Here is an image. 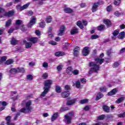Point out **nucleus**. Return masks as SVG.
Wrapping results in <instances>:
<instances>
[{
    "label": "nucleus",
    "mask_w": 125,
    "mask_h": 125,
    "mask_svg": "<svg viewBox=\"0 0 125 125\" xmlns=\"http://www.w3.org/2000/svg\"><path fill=\"white\" fill-rule=\"evenodd\" d=\"M94 60L96 62H90L89 63V67H92L90 68L88 72L89 74H92L93 72L94 73H98V71L100 70V65L97 64V63H99L100 65H102V63H104L105 60L104 59H101L100 58H96Z\"/></svg>",
    "instance_id": "1"
},
{
    "label": "nucleus",
    "mask_w": 125,
    "mask_h": 125,
    "mask_svg": "<svg viewBox=\"0 0 125 125\" xmlns=\"http://www.w3.org/2000/svg\"><path fill=\"white\" fill-rule=\"evenodd\" d=\"M51 84H52V80H47L44 82V89L49 91L50 88L51 87Z\"/></svg>",
    "instance_id": "2"
},
{
    "label": "nucleus",
    "mask_w": 125,
    "mask_h": 125,
    "mask_svg": "<svg viewBox=\"0 0 125 125\" xmlns=\"http://www.w3.org/2000/svg\"><path fill=\"white\" fill-rule=\"evenodd\" d=\"M29 5H30L29 3H27L22 6H21V5H18L16 6V9L18 10V11H23V10L27 9V8L29 7Z\"/></svg>",
    "instance_id": "3"
},
{
    "label": "nucleus",
    "mask_w": 125,
    "mask_h": 125,
    "mask_svg": "<svg viewBox=\"0 0 125 125\" xmlns=\"http://www.w3.org/2000/svg\"><path fill=\"white\" fill-rule=\"evenodd\" d=\"M36 23H37V18L35 16H32L30 19L29 23L27 25V26L28 28H31V27H33Z\"/></svg>",
    "instance_id": "4"
},
{
    "label": "nucleus",
    "mask_w": 125,
    "mask_h": 125,
    "mask_svg": "<svg viewBox=\"0 0 125 125\" xmlns=\"http://www.w3.org/2000/svg\"><path fill=\"white\" fill-rule=\"evenodd\" d=\"M69 115L70 116H68V115L66 114L65 115V119L67 121V123L68 125H70L71 124V121L72 120V118L71 117H74V112H69Z\"/></svg>",
    "instance_id": "5"
},
{
    "label": "nucleus",
    "mask_w": 125,
    "mask_h": 125,
    "mask_svg": "<svg viewBox=\"0 0 125 125\" xmlns=\"http://www.w3.org/2000/svg\"><path fill=\"white\" fill-rule=\"evenodd\" d=\"M32 105V102L31 101H28L25 103V108L28 111V113L31 112V110H33V107L31 106Z\"/></svg>",
    "instance_id": "6"
},
{
    "label": "nucleus",
    "mask_w": 125,
    "mask_h": 125,
    "mask_svg": "<svg viewBox=\"0 0 125 125\" xmlns=\"http://www.w3.org/2000/svg\"><path fill=\"white\" fill-rule=\"evenodd\" d=\"M103 22L105 25H106L107 28H110L113 26V23L111 21V20L109 19H104Z\"/></svg>",
    "instance_id": "7"
},
{
    "label": "nucleus",
    "mask_w": 125,
    "mask_h": 125,
    "mask_svg": "<svg viewBox=\"0 0 125 125\" xmlns=\"http://www.w3.org/2000/svg\"><path fill=\"white\" fill-rule=\"evenodd\" d=\"M89 54V47L86 46L84 47L82 51V55L83 56H87Z\"/></svg>",
    "instance_id": "8"
},
{
    "label": "nucleus",
    "mask_w": 125,
    "mask_h": 125,
    "mask_svg": "<svg viewBox=\"0 0 125 125\" xmlns=\"http://www.w3.org/2000/svg\"><path fill=\"white\" fill-rule=\"evenodd\" d=\"M39 41V38L37 37H29L28 38V42H30L33 44H35Z\"/></svg>",
    "instance_id": "9"
},
{
    "label": "nucleus",
    "mask_w": 125,
    "mask_h": 125,
    "mask_svg": "<svg viewBox=\"0 0 125 125\" xmlns=\"http://www.w3.org/2000/svg\"><path fill=\"white\" fill-rule=\"evenodd\" d=\"M65 31H66V29H65V26L62 25L60 27V30L58 32V36H63Z\"/></svg>",
    "instance_id": "10"
},
{
    "label": "nucleus",
    "mask_w": 125,
    "mask_h": 125,
    "mask_svg": "<svg viewBox=\"0 0 125 125\" xmlns=\"http://www.w3.org/2000/svg\"><path fill=\"white\" fill-rule=\"evenodd\" d=\"M80 50H81V48H80V47L77 46L75 48H74L73 50V54L74 56L76 57H78L79 56V54H80Z\"/></svg>",
    "instance_id": "11"
},
{
    "label": "nucleus",
    "mask_w": 125,
    "mask_h": 125,
    "mask_svg": "<svg viewBox=\"0 0 125 125\" xmlns=\"http://www.w3.org/2000/svg\"><path fill=\"white\" fill-rule=\"evenodd\" d=\"M5 120L6 122V125H15V124L11 122V116H8L6 117Z\"/></svg>",
    "instance_id": "12"
},
{
    "label": "nucleus",
    "mask_w": 125,
    "mask_h": 125,
    "mask_svg": "<svg viewBox=\"0 0 125 125\" xmlns=\"http://www.w3.org/2000/svg\"><path fill=\"white\" fill-rule=\"evenodd\" d=\"M118 93V89L116 88L112 89L107 93L108 96H112V95H115Z\"/></svg>",
    "instance_id": "13"
},
{
    "label": "nucleus",
    "mask_w": 125,
    "mask_h": 125,
    "mask_svg": "<svg viewBox=\"0 0 125 125\" xmlns=\"http://www.w3.org/2000/svg\"><path fill=\"white\" fill-rule=\"evenodd\" d=\"M63 11L65 13H67L68 14H71V13H73V12H74V10L69 7L64 8L63 9Z\"/></svg>",
    "instance_id": "14"
},
{
    "label": "nucleus",
    "mask_w": 125,
    "mask_h": 125,
    "mask_svg": "<svg viewBox=\"0 0 125 125\" xmlns=\"http://www.w3.org/2000/svg\"><path fill=\"white\" fill-rule=\"evenodd\" d=\"M70 95V92L64 91L62 93V96L63 98H67Z\"/></svg>",
    "instance_id": "15"
},
{
    "label": "nucleus",
    "mask_w": 125,
    "mask_h": 125,
    "mask_svg": "<svg viewBox=\"0 0 125 125\" xmlns=\"http://www.w3.org/2000/svg\"><path fill=\"white\" fill-rule=\"evenodd\" d=\"M103 97H104V95H103L101 92H99L97 93L95 100L96 101H98V100L101 99V98H103Z\"/></svg>",
    "instance_id": "16"
},
{
    "label": "nucleus",
    "mask_w": 125,
    "mask_h": 125,
    "mask_svg": "<svg viewBox=\"0 0 125 125\" xmlns=\"http://www.w3.org/2000/svg\"><path fill=\"white\" fill-rule=\"evenodd\" d=\"M125 38V31H122L119 33L118 36V38L119 40H124Z\"/></svg>",
    "instance_id": "17"
},
{
    "label": "nucleus",
    "mask_w": 125,
    "mask_h": 125,
    "mask_svg": "<svg viewBox=\"0 0 125 125\" xmlns=\"http://www.w3.org/2000/svg\"><path fill=\"white\" fill-rule=\"evenodd\" d=\"M103 111L105 113H110V107H109V106L108 105H104L103 106Z\"/></svg>",
    "instance_id": "18"
},
{
    "label": "nucleus",
    "mask_w": 125,
    "mask_h": 125,
    "mask_svg": "<svg viewBox=\"0 0 125 125\" xmlns=\"http://www.w3.org/2000/svg\"><path fill=\"white\" fill-rule=\"evenodd\" d=\"M76 99H73L71 100L67 101L66 102V105L67 106H71L72 105H74L76 103Z\"/></svg>",
    "instance_id": "19"
},
{
    "label": "nucleus",
    "mask_w": 125,
    "mask_h": 125,
    "mask_svg": "<svg viewBox=\"0 0 125 125\" xmlns=\"http://www.w3.org/2000/svg\"><path fill=\"white\" fill-rule=\"evenodd\" d=\"M98 8V5H97L96 3H94L91 9L92 12L93 13L96 12V11H97Z\"/></svg>",
    "instance_id": "20"
},
{
    "label": "nucleus",
    "mask_w": 125,
    "mask_h": 125,
    "mask_svg": "<svg viewBox=\"0 0 125 125\" xmlns=\"http://www.w3.org/2000/svg\"><path fill=\"white\" fill-rule=\"evenodd\" d=\"M14 14V11H9V12H6L4 15V16H7L8 17H10V16H13Z\"/></svg>",
    "instance_id": "21"
},
{
    "label": "nucleus",
    "mask_w": 125,
    "mask_h": 125,
    "mask_svg": "<svg viewBox=\"0 0 125 125\" xmlns=\"http://www.w3.org/2000/svg\"><path fill=\"white\" fill-rule=\"evenodd\" d=\"M10 42L12 45H16L18 43V40L15 39V38H12Z\"/></svg>",
    "instance_id": "22"
},
{
    "label": "nucleus",
    "mask_w": 125,
    "mask_h": 125,
    "mask_svg": "<svg viewBox=\"0 0 125 125\" xmlns=\"http://www.w3.org/2000/svg\"><path fill=\"white\" fill-rule=\"evenodd\" d=\"M55 55L57 57H60V56H64V55H65V52L62 51L57 52L55 53Z\"/></svg>",
    "instance_id": "23"
},
{
    "label": "nucleus",
    "mask_w": 125,
    "mask_h": 125,
    "mask_svg": "<svg viewBox=\"0 0 125 125\" xmlns=\"http://www.w3.org/2000/svg\"><path fill=\"white\" fill-rule=\"evenodd\" d=\"M73 72V67L72 66H68L66 68V73L68 75H72V72Z\"/></svg>",
    "instance_id": "24"
},
{
    "label": "nucleus",
    "mask_w": 125,
    "mask_h": 125,
    "mask_svg": "<svg viewBox=\"0 0 125 125\" xmlns=\"http://www.w3.org/2000/svg\"><path fill=\"white\" fill-rule=\"evenodd\" d=\"M71 35H76V34H78L79 33V30L78 28H72L71 30Z\"/></svg>",
    "instance_id": "25"
},
{
    "label": "nucleus",
    "mask_w": 125,
    "mask_h": 125,
    "mask_svg": "<svg viewBox=\"0 0 125 125\" xmlns=\"http://www.w3.org/2000/svg\"><path fill=\"white\" fill-rule=\"evenodd\" d=\"M58 118V112L55 113L51 117V121L54 122Z\"/></svg>",
    "instance_id": "26"
},
{
    "label": "nucleus",
    "mask_w": 125,
    "mask_h": 125,
    "mask_svg": "<svg viewBox=\"0 0 125 125\" xmlns=\"http://www.w3.org/2000/svg\"><path fill=\"white\" fill-rule=\"evenodd\" d=\"M14 62V61L13 60V59H10L5 62V64L6 65H10V64H13Z\"/></svg>",
    "instance_id": "27"
},
{
    "label": "nucleus",
    "mask_w": 125,
    "mask_h": 125,
    "mask_svg": "<svg viewBox=\"0 0 125 125\" xmlns=\"http://www.w3.org/2000/svg\"><path fill=\"white\" fill-rule=\"evenodd\" d=\"M105 28V25L101 24L97 27L98 31H103Z\"/></svg>",
    "instance_id": "28"
},
{
    "label": "nucleus",
    "mask_w": 125,
    "mask_h": 125,
    "mask_svg": "<svg viewBox=\"0 0 125 125\" xmlns=\"http://www.w3.org/2000/svg\"><path fill=\"white\" fill-rule=\"evenodd\" d=\"M55 90L57 93H60L62 91L61 87L58 85H56Z\"/></svg>",
    "instance_id": "29"
},
{
    "label": "nucleus",
    "mask_w": 125,
    "mask_h": 125,
    "mask_svg": "<svg viewBox=\"0 0 125 125\" xmlns=\"http://www.w3.org/2000/svg\"><path fill=\"white\" fill-rule=\"evenodd\" d=\"M18 73V71L17 70V68H12L10 70V73L14 75L15 74H17Z\"/></svg>",
    "instance_id": "30"
},
{
    "label": "nucleus",
    "mask_w": 125,
    "mask_h": 125,
    "mask_svg": "<svg viewBox=\"0 0 125 125\" xmlns=\"http://www.w3.org/2000/svg\"><path fill=\"white\" fill-rule=\"evenodd\" d=\"M17 71L18 73H21V74L25 73V69L23 67H18Z\"/></svg>",
    "instance_id": "31"
},
{
    "label": "nucleus",
    "mask_w": 125,
    "mask_h": 125,
    "mask_svg": "<svg viewBox=\"0 0 125 125\" xmlns=\"http://www.w3.org/2000/svg\"><path fill=\"white\" fill-rule=\"evenodd\" d=\"M106 118V116L104 114L101 115L97 117L98 121H103Z\"/></svg>",
    "instance_id": "32"
},
{
    "label": "nucleus",
    "mask_w": 125,
    "mask_h": 125,
    "mask_svg": "<svg viewBox=\"0 0 125 125\" xmlns=\"http://www.w3.org/2000/svg\"><path fill=\"white\" fill-rule=\"evenodd\" d=\"M124 100H125V98L124 97H121L116 101V103L117 104H120V103H122Z\"/></svg>",
    "instance_id": "33"
},
{
    "label": "nucleus",
    "mask_w": 125,
    "mask_h": 125,
    "mask_svg": "<svg viewBox=\"0 0 125 125\" xmlns=\"http://www.w3.org/2000/svg\"><path fill=\"white\" fill-rule=\"evenodd\" d=\"M12 23V20L11 19H9L5 23V27H9V26H10V25H11Z\"/></svg>",
    "instance_id": "34"
},
{
    "label": "nucleus",
    "mask_w": 125,
    "mask_h": 125,
    "mask_svg": "<svg viewBox=\"0 0 125 125\" xmlns=\"http://www.w3.org/2000/svg\"><path fill=\"white\" fill-rule=\"evenodd\" d=\"M48 90H46V89H44V91L41 93L40 96L42 97H44L46 94H47V92H48Z\"/></svg>",
    "instance_id": "35"
},
{
    "label": "nucleus",
    "mask_w": 125,
    "mask_h": 125,
    "mask_svg": "<svg viewBox=\"0 0 125 125\" xmlns=\"http://www.w3.org/2000/svg\"><path fill=\"white\" fill-rule=\"evenodd\" d=\"M25 48H31L33 44L31 42H26L25 44Z\"/></svg>",
    "instance_id": "36"
},
{
    "label": "nucleus",
    "mask_w": 125,
    "mask_h": 125,
    "mask_svg": "<svg viewBox=\"0 0 125 125\" xmlns=\"http://www.w3.org/2000/svg\"><path fill=\"white\" fill-rule=\"evenodd\" d=\"M51 21H52V17L50 16H47L46 18V23H51Z\"/></svg>",
    "instance_id": "37"
},
{
    "label": "nucleus",
    "mask_w": 125,
    "mask_h": 125,
    "mask_svg": "<svg viewBox=\"0 0 125 125\" xmlns=\"http://www.w3.org/2000/svg\"><path fill=\"white\" fill-rule=\"evenodd\" d=\"M6 59H7V57L6 56H2L1 57V59L0 60V64H2L3 62L6 61Z\"/></svg>",
    "instance_id": "38"
},
{
    "label": "nucleus",
    "mask_w": 125,
    "mask_h": 125,
    "mask_svg": "<svg viewBox=\"0 0 125 125\" xmlns=\"http://www.w3.org/2000/svg\"><path fill=\"white\" fill-rule=\"evenodd\" d=\"M77 25L80 28V29H83V23H82L81 21H79L77 22Z\"/></svg>",
    "instance_id": "39"
},
{
    "label": "nucleus",
    "mask_w": 125,
    "mask_h": 125,
    "mask_svg": "<svg viewBox=\"0 0 125 125\" xmlns=\"http://www.w3.org/2000/svg\"><path fill=\"white\" fill-rule=\"evenodd\" d=\"M75 86L77 88H80V87H81L82 84H81V82H80V80H78L75 82Z\"/></svg>",
    "instance_id": "40"
},
{
    "label": "nucleus",
    "mask_w": 125,
    "mask_h": 125,
    "mask_svg": "<svg viewBox=\"0 0 125 125\" xmlns=\"http://www.w3.org/2000/svg\"><path fill=\"white\" fill-rule=\"evenodd\" d=\"M39 26L40 28H42L45 27V22L44 21H42L40 23H39Z\"/></svg>",
    "instance_id": "41"
},
{
    "label": "nucleus",
    "mask_w": 125,
    "mask_h": 125,
    "mask_svg": "<svg viewBox=\"0 0 125 125\" xmlns=\"http://www.w3.org/2000/svg\"><path fill=\"white\" fill-rule=\"evenodd\" d=\"M42 78L43 80H46V79L48 78V73L46 72L43 73L42 76Z\"/></svg>",
    "instance_id": "42"
},
{
    "label": "nucleus",
    "mask_w": 125,
    "mask_h": 125,
    "mask_svg": "<svg viewBox=\"0 0 125 125\" xmlns=\"http://www.w3.org/2000/svg\"><path fill=\"white\" fill-rule=\"evenodd\" d=\"M100 90L102 92H106L107 91V87L105 86H104L100 88Z\"/></svg>",
    "instance_id": "43"
},
{
    "label": "nucleus",
    "mask_w": 125,
    "mask_h": 125,
    "mask_svg": "<svg viewBox=\"0 0 125 125\" xmlns=\"http://www.w3.org/2000/svg\"><path fill=\"white\" fill-rule=\"evenodd\" d=\"M119 33H120V30L119 29H116L113 31L112 35L113 36H118V35H119Z\"/></svg>",
    "instance_id": "44"
},
{
    "label": "nucleus",
    "mask_w": 125,
    "mask_h": 125,
    "mask_svg": "<svg viewBox=\"0 0 125 125\" xmlns=\"http://www.w3.org/2000/svg\"><path fill=\"white\" fill-rule=\"evenodd\" d=\"M26 79L28 81H33V79H34V77H33V75H32L31 74H29V75H27Z\"/></svg>",
    "instance_id": "45"
},
{
    "label": "nucleus",
    "mask_w": 125,
    "mask_h": 125,
    "mask_svg": "<svg viewBox=\"0 0 125 125\" xmlns=\"http://www.w3.org/2000/svg\"><path fill=\"white\" fill-rule=\"evenodd\" d=\"M121 0H115L114 1V4L115 5H117L118 6H119V5L121 4Z\"/></svg>",
    "instance_id": "46"
},
{
    "label": "nucleus",
    "mask_w": 125,
    "mask_h": 125,
    "mask_svg": "<svg viewBox=\"0 0 125 125\" xmlns=\"http://www.w3.org/2000/svg\"><path fill=\"white\" fill-rule=\"evenodd\" d=\"M87 102H88V99H84L80 101L81 104H85L86 103H87Z\"/></svg>",
    "instance_id": "47"
},
{
    "label": "nucleus",
    "mask_w": 125,
    "mask_h": 125,
    "mask_svg": "<svg viewBox=\"0 0 125 125\" xmlns=\"http://www.w3.org/2000/svg\"><path fill=\"white\" fill-rule=\"evenodd\" d=\"M79 73L80 71H79V70L76 69L72 71L71 74H73V75H74V76H77V75H79Z\"/></svg>",
    "instance_id": "48"
},
{
    "label": "nucleus",
    "mask_w": 125,
    "mask_h": 125,
    "mask_svg": "<svg viewBox=\"0 0 125 125\" xmlns=\"http://www.w3.org/2000/svg\"><path fill=\"white\" fill-rule=\"evenodd\" d=\"M8 104L5 101H0V106H7Z\"/></svg>",
    "instance_id": "49"
},
{
    "label": "nucleus",
    "mask_w": 125,
    "mask_h": 125,
    "mask_svg": "<svg viewBox=\"0 0 125 125\" xmlns=\"http://www.w3.org/2000/svg\"><path fill=\"white\" fill-rule=\"evenodd\" d=\"M120 65V63L119 62H115L112 65L113 68H118Z\"/></svg>",
    "instance_id": "50"
},
{
    "label": "nucleus",
    "mask_w": 125,
    "mask_h": 125,
    "mask_svg": "<svg viewBox=\"0 0 125 125\" xmlns=\"http://www.w3.org/2000/svg\"><path fill=\"white\" fill-rule=\"evenodd\" d=\"M67 110H69V108L68 107H62L61 108L60 111V112H65V111H67Z\"/></svg>",
    "instance_id": "51"
},
{
    "label": "nucleus",
    "mask_w": 125,
    "mask_h": 125,
    "mask_svg": "<svg viewBox=\"0 0 125 125\" xmlns=\"http://www.w3.org/2000/svg\"><path fill=\"white\" fill-rule=\"evenodd\" d=\"M26 110H27V109H26V108L24 107V108H21L20 111L21 113H24V114H27V113H28V111H27Z\"/></svg>",
    "instance_id": "52"
},
{
    "label": "nucleus",
    "mask_w": 125,
    "mask_h": 125,
    "mask_svg": "<svg viewBox=\"0 0 125 125\" xmlns=\"http://www.w3.org/2000/svg\"><path fill=\"white\" fill-rule=\"evenodd\" d=\"M35 34H36V36H38V37H39V38H41L42 33H41V31H40V30H36L35 31Z\"/></svg>",
    "instance_id": "53"
},
{
    "label": "nucleus",
    "mask_w": 125,
    "mask_h": 125,
    "mask_svg": "<svg viewBox=\"0 0 125 125\" xmlns=\"http://www.w3.org/2000/svg\"><path fill=\"white\" fill-rule=\"evenodd\" d=\"M62 69H63V65L61 64L59 65L57 67V71H58V72H60V71H61V70H62Z\"/></svg>",
    "instance_id": "54"
},
{
    "label": "nucleus",
    "mask_w": 125,
    "mask_h": 125,
    "mask_svg": "<svg viewBox=\"0 0 125 125\" xmlns=\"http://www.w3.org/2000/svg\"><path fill=\"white\" fill-rule=\"evenodd\" d=\"M65 90H71V86L69 85L66 84L64 86Z\"/></svg>",
    "instance_id": "55"
},
{
    "label": "nucleus",
    "mask_w": 125,
    "mask_h": 125,
    "mask_svg": "<svg viewBox=\"0 0 125 125\" xmlns=\"http://www.w3.org/2000/svg\"><path fill=\"white\" fill-rule=\"evenodd\" d=\"M112 5L108 6L106 8V10L108 11V12H110V11H112Z\"/></svg>",
    "instance_id": "56"
},
{
    "label": "nucleus",
    "mask_w": 125,
    "mask_h": 125,
    "mask_svg": "<svg viewBox=\"0 0 125 125\" xmlns=\"http://www.w3.org/2000/svg\"><path fill=\"white\" fill-rule=\"evenodd\" d=\"M22 24V21L21 20H17L16 21V25H20Z\"/></svg>",
    "instance_id": "57"
},
{
    "label": "nucleus",
    "mask_w": 125,
    "mask_h": 125,
    "mask_svg": "<svg viewBox=\"0 0 125 125\" xmlns=\"http://www.w3.org/2000/svg\"><path fill=\"white\" fill-rule=\"evenodd\" d=\"M99 38V36L97 35H93L91 37V40H96V39H98Z\"/></svg>",
    "instance_id": "58"
},
{
    "label": "nucleus",
    "mask_w": 125,
    "mask_h": 125,
    "mask_svg": "<svg viewBox=\"0 0 125 125\" xmlns=\"http://www.w3.org/2000/svg\"><path fill=\"white\" fill-rule=\"evenodd\" d=\"M95 3H96V5H98V7H99V5H101V4H104V2H103L102 1H98L97 2H95Z\"/></svg>",
    "instance_id": "59"
},
{
    "label": "nucleus",
    "mask_w": 125,
    "mask_h": 125,
    "mask_svg": "<svg viewBox=\"0 0 125 125\" xmlns=\"http://www.w3.org/2000/svg\"><path fill=\"white\" fill-rule=\"evenodd\" d=\"M80 82L82 83H83L84 84L86 83V79L84 78H82L80 79Z\"/></svg>",
    "instance_id": "60"
},
{
    "label": "nucleus",
    "mask_w": 125,
    "mask_h": 125,
    "mask_svg": "<svg viewBox=\"0 0 125 125\" xmlns=\"http://www.w3.org/2000/svg\"><path fill=\"white\" fill-rule=\"evenodd\" d=\"M20 115H21L20 112H18L16 114V115H15V117L14 118V121H17L18 118L19 117V116H20Z\"/></svg>",
    "instance_id": "61"
},
{
    "label": "nucleus",
    "mask_w": 125,
    "mask_h": 125,
    "mask_svg": "<svg viewBox=\"0 0 125 125\" xmlns=\"http://www.w3.org/2000/svg\"><path fill=\"white\" fill-rule=\"evenodd\" d=\"M118 118H125V112L118 115Z\"/></svg>",
    "instance_id": "62"
},
{
    "label": "nucleus",
    "mask_w": 125,
    "mask_h": 125,
    "mask_svg": "<svg viewBox=\"0 0 125 125\" xmlns=\"http://www.w3.org/2000/svg\"><path fill=\"white\" fill-rule=\"evenodd\" d=\"M90 109V105H86L83 108V110L84 111H88Z\"/></svg>",
    "instance_id": "63"
},
{
    "label": "nucleus",
    "mask_w": 125,
    "mask_h": 125,
    "mask_svg": "<svg viewBox=\"0 0 125 125\" xmlns=\"http://www.w3.org/2000/svg\"><path fill=\"white\" fill-rule=\"evenodd\" d=\"M42 66L43 68H48V63L46 62H44L43 63Z\"/></svg>",
    "instance_id": "64"
}]
</instances>
